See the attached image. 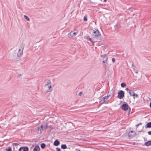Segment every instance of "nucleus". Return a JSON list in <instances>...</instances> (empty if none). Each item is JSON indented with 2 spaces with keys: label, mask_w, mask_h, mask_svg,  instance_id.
<instances>
[{
  "label": "nucleus",
  "mask_w": 151,
  "mask_h": 151,
  "mask_svg": "<svg viewBox=\"0 0 151 151\" xmlns=\"http://www.w3.org/2000/svg\"><path fill=\"white\" fill-rule=\"evenodd\" d=\"M45 89H47L46 91L47 93L50 92L52 90L51 83L50 81H48L47 83H45Z\"/></svg>",
  "instance_id": "f257e3e1"
},
{
  "label": "nucleus",
  "mask_w": 151,
  "mask_h": 151,
  "mask_svg": "<svg viewBox=\"0 0 151 151\" xmlns=\"http://www.w3.org/2000/svg\"><path fill=\"white\" fill-rule=\"evenodd\" d=\"M24 46L23 45H21L19 47V49L18 50V52L17 54V56L18 57H21L23 54V50Z\"/></svg>",
  "instance_id": "f03ea898"
},
{
  "label": "nucleus",
  "mask_w": 151,
  "mask_h": 151,
  "mask_svg": "<svg viewBox=\"0 0 151 151\" xmlns=\"http://www.w3.org/2000/svg\"><path fill=\"white\" fill-rule=\"evenodd\" d=\"M100 35V33L98 30H95L93 31L92 34L93 37L96 38Z\"/></svg>",
  "instance_id": "7ed1b4c3"
},
{
  "label": "nucleus",
  "mask_w": 151,
  "mask_h": 151,
  "mask_svg": "<svg viewBox=\"0 0 151 151\" xmlns=\"http://www.w3.org/2000/svg\"><path fill=\"white\" fill-rule=\"evenodd\" d=\"M124 96V91H120L118 93V97L120 99H121Z\"/></svg>",
  "instance_id": "20e7f679"
},
{
  "label": "nucleus",
  "mask_w": 151,
  "mask_h": 151,
  "mask_svg": "<svg viewBox=\"0 0 151 151\" xmlns=\"http://www.w3.org/2000/svg\"><path fill=\"white\" fill-rule=\"evenodd\" d=\"M109 96H105L101 99L100 101V103L101 104H103L108 99Z\"/></svg>",
  "instance_id": "39448f33"
},
{
  "label": "nucleus",
  "mask_w": 151,
  "mask_h": 151,
  "mask_svg": "<svg viewBox=\"0 0 151 151\" xmlns=\"http://www.w3.org/2000/svg\"><path fill=\"white\" fill-rule=\"evenodd\" d=\"M135 135V133L134 132L132 131H129L128 133V136L129 137L131 138L133 137H134Z\"/></svg>",
  "instance_id": "423d86ee"
},
{
  "label": "nucleus",
  "mask_w": 151,
  "mask_h": 151,
  "mask_svg": "<svg viewBox=\"0 0 151 151\" xmlns=\"http://www.w3.org/2000/svg\"><path fill=\"white\" fill-rule=\"evenodd\" d=\"M29 149L27 147H22L19 149V151H29Z\"/></svg>",
  "instance_id": "0eeeda50"
},
{
  "label": "nucleus",
  "mask_w": 151,
  "mask_h": 151,
  "mask_svg": "<svg viewBox=\"0 0 151 151\" xmlns=\"http://www.w3.org/2000/svg\"><path fill=\"white\" fill-rule=\"evenodd\" d=\"M76 35V32H73V31H71L68 34V37L69 38H70L73 37V36H75Z\"/></svg>",
  "instance_id": "6e6552de"
},
{
  "label": "nucleus",
  "mask_w": 151,
  "mask_h": 151,
  "mask_svg": "<svg viewBox=\"0 0 151 151\" xmlns=\"http://www.w3.org/2000/svg\"><path fill=\"white\" fill-rule=\"evenodd\" d=\"M128 108V106L127 104H123L122 106V109L123 110L126 111Z\"/></svg>",
  "instance_id": "1a4fd4ad"
},
{
  "label": "nucleus",
  "mask_w": 151,
  "mask_h": 151,
  "mask_svg": "<svg viewBox=\"0 0 151 151\" xmlns=\"http://www.w3.org/2000/svg\"><path fill=\"white\" fill-rule=\"evenodd\" d=\"M60 144V142L58 139L55 140L53 142V145L55 146H58Z\"/></svg>",
  "instance_id": "9d476101"
},
{
  "label": "nucleus",
  "mask_w": 151,
  "mask_h": 151,
  "mask_svg": "<svg viewBox=\"0 0 151 151\" xmlns=\"http://www.w3.org/2000/svg\"><path fill=\"white\" fill-rule=\"evenodd\" d=\"M40 148L38 145H36L33 149L32 151H39Z\"/></svg>",
  "instance_id": "9b49d317"
},
{
  "label": "nucleus",
  "mask_w": 151,
  "mask_h": 151,
  "mask_svg": "<svg viewBox=\"0 0 151 151\" xmlns=\"http://www.w3.org/2000/svg\"><path fill=\"white\" fill-rule=\"evenodd\" d=\"M145 145L146 146H149L151 145V140L148 141L145 143Z\"/></svg>",
  "instance_id": "f8f14e48"
},
{
  "label": "nucleus",
  "mask_w": 151,
  "mask_h": 151,
  "mask_svg": "<svg viewBox=\"0 0 151 151\" xmlns=\"http://www.w3.org/2000/svg\"><path fill=\"white\" fill-rule=\"evenodd\" d=\"M107 57L106 55H104V59L103 60V63H105L107 60Z\"/></svg>",
  "instance_id": "ddd939ff"
},
{
  "label": "nucleus",
  "mask_w": 151,
  "mask_h": 151,
  "mask_svg": "<svg viewBox=\"0 0 151 151\" xmlns=\"http://www.w3.org/2000/svg\"><path fill=\"white\" fill-rule=\"evenodd\" d=\"M145 127L147 128H151V122L148 123L145 126Z\"/></svg>",
  "instance_id": "4468645a"
},
{
  "label": "nucleus",
  "mask_w": 151,
  "mask_h": 151,
  "mask_svg": "<svg viewBox=\"0 0 151 151\" xmlns=\"http://www.w3.org/2000/svg\"><path fill=\"white\" fill-rule=\"evenodd\" d=\"M43 125H41L40 127H38V129L41 132L43 130Z\"/></svg>",
  "instance_id": "2eb2a0df"
},
{
  "label": "nucleus",
  "mask_w": 151,
  "mask_h": 151,
  "mask_svg": "<svg viewBox=\"0 0 151 151\" xmlns=\"http://www.w3.org/2000/svg\"><path fill=\"white\" fill-rule=\"evenodd\" d=\"M61 148L62 149H65L67 148V146L65 144H63L61 145Z\"/></svg>",
  "instance_id": "dca6fc26"
},
{
  "label": "nucleus",
  "mask_w": 151,
  "mask_h": 151,
  "mask_svg": "<svg viewBox=\"0 0 151 151\" xmlns=\"http://www.w3.org/2000/svg\"><path fill=\"white\" fill-rule=\"evenodd\" d=\"M46 146L45 144L44 143H41L40 145L42 149H44Z\"/></svg>",
  "instance_id": "f3484780"
},
{
  "label": "nucleus",
  "mask_w": 151,
  "mask_h": 151,
  "mask_svg": "<svg viewBox=\"0 0 151 151\" xmlns=\"http://www.w3.org/2000/svg\"><path fill=\"white\" fill-rule=\"evenodd\" d=\"M129 93L130 95L131 96H134V95H132L133 94H134V92L132 90L129 91Z\"/></svg>",
  "instance_id": "a211bd4d"
},
{
  "label": "nucleus",
  "mask_w": 151,
  "mask_h": 151,
  "mask_svg": "<svg viewBox=\"0 0 151 151\" xmlns=\"http://www.w3.org/2000/svg\"><path fill=\"white\" fill-rule=\"evenodd\" d=\"M24 18L26 19L27 21H29V17L27 16L24 15Z\"/></svg>",
  "instance_id": "6ab92c4d"
},
{
  "label": "nucleus",
  "mask_w": 151,
  "mask_h": 151,
  "mask_svg": "<svg viewBox=\"0 0 151 151\" xmlns=\"http://www.w3.org/2000/svg\"><path fill=\"white\" fill-rule=\"evenodd\" d=\"M6 151H12V148L11 147H9L5 149Z\"/></svg>",
  "instance_id": "aec40b11"
},
{
  "label": "nucleus",
  "mask_w": 151,
  "mask_h": 151,
  "mask_svg": "<svg viewBox=\"0 0 151 151\" xmlns=\"http://www.w3.org/2000/svg\"><path fill=\"white\" fill-rule=\"evenodd\" d=\"M121 87H125L126 86V84L124 83H122L121 84Z\"/></svg>",
  "instance_id": "412c9836"
},
{
  "label": "nucleus",
  "mask_w": 151,
  "mask_h": 151,
  "mask_svg": "<svg viewBox=\"0 0 151 151\" xmlns=\"http://www.w3.org/2000/svg\"><path fill=\"white\" fill-rule=\"evenodd\" d=\"M132 68L134 70H135V69H134V68L135 67V66L133 64H132ZM134 71L136 73H137V70H134Z\"/></svg>",
  "instance_id": "4be33fe9"
},
{
  "label": "nucleus",
  "mask_w": 151,
  "mask_h": 151,
  "mask_svg": "<svg viewBox=\"0 0 151 151\" xmlns=\"http://www.w3.org/2000/svg\"><path fill=\"white\" fill-rule=\"evenodd\" d=\"M133 95H134V96H133V98L134 99H135V97L134 96H135L136 98H137L138 97V95L137 94H136V93H135L134 94H132Z\"/></svg>",
  "instance_id": "5701e85b"
},
{
  "label": "nucleus",
  "mask_w": 151,
  "mask_h": 151,
  "mask_svg": "<svg viewBox=\"0 0 151 151\" xmlns=\"http://www.w3.org/2000/svg\"><path fill=\"white\" fill-rule=\"evenodd\" d=\"M83 20L84 21H87V17L86 16H85L83 17Z\"/></svg>",
  "instance_id": "b1692460"
},
{
  "label": "nucleus",
  "mask_w": 151,
  "mask_h": 151,
  "mask_svg": "<svg viewBox=\"0 0 151 151\" xmlns=\"http://www.w3.org/2000/svg\"><path fill=\"white\" fill-rule=\"evenodd\" d=\"M19 145V144L17 143H13V145L16 146Z\"/></svg>",
  "instance_id": "393cba45"
},
{
  "label": "nucleus",
  "mask_w": 151,
  "mask_h": 151,
  "mask_svg": "<svg viewBox=\"0 0 151 151\" xmlns=\"http://www.w3.org/2000/svg\"><path fill=\"white\" fill-rule=\"evenodd\" d=\"M47 127V124H46L44 126H43V129H46Z\"/></svg>",
  "instance_id": "a878e982"
},
{
  "label": "nucleus",
  "mask_w": 151,
  "mask_h": 151,
  "mask_svg": "<svg viewBox=\"0 0 151 151\" xmlns=\"http://www.w3.org/2000/svg\"><path fill=\"white\" fill-rule=\"evenodd\" d=\"M87 39H88V40H89V41H90L92 43H93V45L94 44V43H93V42L91 40V38H87Z\"/></svg>",
  "instance_id": "bb28decb"
},
{
  "label": "nucleus",
  "mask_w": 151,
  "mask_h": 151,
  "mask_svg": "<svg viewBox=\"0 0 151 151\" xmlns=\"http://www.w3.org/2000/svg\"><path fill=\"white\" fill-rule=\"evenodd\" d=\"M56 151H60V149L58 147L56 148Z\"/></svg>",
  "instance_id": "cd10ccee"
},
{
  "label": "nucleus",
  "mask_w": 151,
  "mask_h": 151,
  "mask_svg": "<svg viewBox=\"0 0 151 151\" xmlns=\"http://www.w3.org/2000/svg\"><path fill=\"white\" fill-rule=\"evenodd\" d=\"M83 94V93L81 92H79L78 93V95L79 96H81Z\"/></svg>",
  "instance_id": "c85d7f7f"
},
{
  "label": "nucleus",
  "mask_w": 151,
  "mask_h": 151,
  "mask_svg": "<svg viewBox=\"0 0 151 151\" xmlns=\"http://www.w3.org/2000/svg\"><path fill=\"white\" fill-rule=\"evenodd\" d=\"M112 60L113 62H114L115 61V59L114 58H112Z\"/></svg>",
  "instance_id": "c756f323"
},
{
  "label": "nucleus",
  "mask_w": 151,
  "mask_h": 151,
  "mask_svg": "<svg viewBox=\"0 0 151 151\" xmlns=\"http://www.w3.org/2000/svg\"><path fill=\"white\" fill-rule=\"evenodd\" d=\"M141 123H139V124H137L136 125V126L137 127L139 125H141Z\"/></svg>",
  "instance_id": "7c9ffc66"
},
{
  "label": "nucleus",
  "mask_w": 151,
  "mask_h": 151,
  "mask_svg": "<svg viewBox=\"0 0 151 151\" xmlns=\"http://www.w3.org/2000/svg\"><path fill=\"white\" fill-rule=\"evenodd\" d=\"M148 134L151 135V131H149L148 132Z\"/></svg>",
  "instance_id": "2f4dec72"
},
{
  "label": "nucleus",
  "mask_w": 151,
  "mask_h": 151,
  "mask_svg": "<svg viewBox=\"0 0 151 151\" xmlns=\"http://www.w3.org/2000/svg\"><path fill=\"white\" fill-rule=\"evenodd\" d=\"M125 90L127 91H129V89L128 88H127L125 89Z\"/></svg>",
  "instance_id": "473e14b6"
},
{
  "label": "nucleus",
  "mask_w": 151,
  "mask_h": 151,
  "mask_svg": "<svg viewBox=\"0 0 151 151\" xmlns=\"http://www.w3.org/2000/svg\"><path fill=\"white\" fill-rule=\"evenodd\" d=\"M150 106L151 108V102L150 103Z\"/></svg>",
  "instance_id": "72a5a7b5"
},
{
  "label": "nucleus",
  "mask_w": 151,
  "mask_h": 151,
  "mask_svg": "<svg viewBox=\"0 0 151 151\" xmlns=\"http://www.w3.org/2000/svg\"><path fill=\"white\" fill-rule=\"evenodd\" d=\"M106 0H104V2H106Z\"/></svg>",
  "instance_id": "f704fd0d"
},
{
  "label": "nucleus",
  "mask_w": 151,
  "mask_h": 151,
  "mask_svg": "<svg viewBox=\"0 0 151 151\" xmlns=\"http://www.w3.org/2000/svg\"><path fill=\"white\" fill-rule=\"evenodd\" d=\"M19 76H21V74H19Z\"/></svg>",
  "instance_id": "c9c22d12"
},
{
  "label": "nucleus",
  "mask_w": 151,
  "mask_h": 151,
  "mask_svg": "<svg viewBox=\"0 0 151 151\" xmlns=\"http://www.w3.org/2000/svg\"><path fill=\"white\" fill-rule=\"evenodd\" d=\"M80 151V150H78V151Z\"/></svg>",
  "instance_id": "e433bc0d"
}]
</instances>
